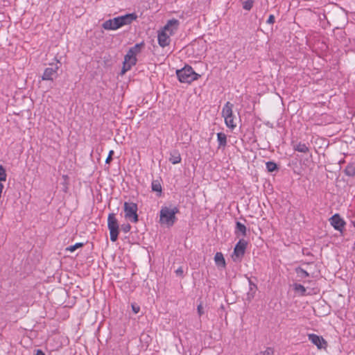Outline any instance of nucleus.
<instances>
[{"label":"nucleus","instance_id":"obj_1","mask_svg":"<svg viewBox=\"0 0 355 355\" xmlns=\"http://www.w3.org/2000/svg\"><path fill=\"white\" fill-rule=\"evenodd\" d=\"M144 46V43L141 42L136 44L135 46L131 47L126 55L124 57V62L122 69V73L130 70L132 66L137 64V55L141 53L142 47Z\"/></svg>","mask_w":355,"mask_h":355},{"label":"nucleus","instance_id":"obj_2","mask_svg":"<svg viewBox=\"0 0 355 355\" xmlns=\"http://www.w3.org/2000/svg\"><path fill=\"white\" fill-rule=\"evenodd\" d=\"M178 212L179 209L177 207H162L159 211V223L167 227L173 226L177 220L175 215Z\"/></svg>","mask_w":355,"mask_h":355},{"label":"nucleus","instance_id":"obj_3","mask_svg":"<svg viewBox=\"0 0 355 355\" xmlns=\"http://www.w3.org/2000/svg\"><path fill=\"white\" fill-rule=\"evenodd\" d=\"M178 80L181 83H191V82L198 80L200 75L196 73L193 68L190 66H185L184 68L177 70L176 71Z\"/></svg>","mask_w":355,"mask_h":355},{"label":"nucleus","instance_id":"obj_4","mask_svg":"<svg viewBox=\"0 0 355 355\" xmlns=\"http://www.w3.org/2000/svg\"><path fill=\"white\" fill-rule=\"evenodd\" d=\"M233 104L230 102H227L222 110V116L224 118L225 123L226 126L234 130L236 127V124L234 122V116L233 114Z\"/></svg>","mask_w":355,"mask_h":355},{"label":"nucleus","instance_id":"obj_5","mask_svg":"<svg viewBox=\"0 0 355 355\" xmlns=\"http://www.w3.org/2000/svg\"><path fill=\"white\" fill-rule=\"evenodd\" d=\"M61 66V62L57 60L56 63H51L46 67L42 76V80H49L53 82L58 76V69Z\"/></svg>","mask_w":355,"mask_h":355},{"label":"nucleus","instance_id":"obj_6","mask_svg":"<svg viewBox=\"0 0 355 355\" xmlns=\"http://www.w3.org/2000/svg\"><path fill=\"white\" fill-rule=\"evenodd\" d=\"M137 205L135 202H124V212L125 217L132 223H137L139 220V216L137 214Z\"/></svg>","mask_w":355,"mask_h":355},{"label":"nucleus","instance_id":"obj_7","mask_svg":"<svg viewBox=\"0 0 355 355\" xmlns=\"http://www.w3.org/2000/svg\"><path fill=\"white\" fill-rule=\"evenodd\" d=\"M107 227L110 230V240L115 242L119 235V223L114 213H111L107 217Z\"/></svg>","mask_w":355,"mask_h":355},{"label":"nucleus","instance_id":"obj_8","mask_svg":"<svg viewBox=\"0 0 355 355\" xmlns=\"http://www.w3.org/2000/svg\"><path fill=\"white\" fill-rule=\"evenodd\" d=\"M248 243L244 239H240L236 244L232 259L234 262H241L245 252Z\"/></svg>","mask_w":355,"mask_h":355},{"label":"nucleus","instance_id":"obj_9","mask_svg":"<svg viewBox=\"0 0 355 355\" xmlns=\"http://www.w3.org/2000/svg\"><path fill=\"white\" fill-rule=\"evenodd\" d=\"M329 222L335 230L339 232H343L345 225V222L338 214H335L334 216H332L329 218Z\"/></svg>","mask_w":355,"mask_h":355},{"label":"nucleus","instance_id":"obj_10","mask_svg":"<svg viewBox=\"0 0 355 355\" xmlns=\"http://www.w3.org/2000/svg\"><path fill=\"white\" fill-rule=\"evenodd\" d=\"M180 22L178 19H172L167 21L166 24L162 28L171 36L178 31Z\"/></svg>","mask_w":355,"mask_h":355},{"label":"nucleus","instance_id":"obj_11","mask_svg":"<svg viewBox=\"0 0 355 355\" xmlns=\"http://www.w3.org/2000/svg\"><path fill=\"white\" fill-rule=\"evenodd\" d=\"M102 26L105 30H116L121 27L119 17L106 20Z\"/></svg>","mask_w":355,"mask_h":355},{"label":"nucleus","instance_id":"obj_12","mask_svg":"<svg viewBox=\"0 0 355 355\" xmlns=\"http://www.w3.org/2000/svg\"><path fill=\"white\" fill-rule=\"evenodd\" d=\"M309 340L314 345L317 346L318 349H323L327 347V342L322 337L314 334H310L308 335Z\"/></svg>","mask_w":355,"mask_h":355},{"label":"nucleus","instance_id":"obj_13","mask_svg":"<svg viewBox=\"0 0 355 355\" xmlns=\"http://www.w3.org/2000/svg\"><path fill=\"white\" fill-rule=\"evenodd\" d=\"M170 37L171 36L168 34V33L162 29L158 33L157 40L159 45L162 47H165L169 45L171 42Z\"/></svg>","mask_w":355,"mask_h":355},{"label":"nucleus","instance_id":"obj_14","mask_svg":"<svg viewBox=\"0 0 355 355\" xmlns=\"http://www.w3.org/2000/svg\"><path fill=\"white\" fill-rule=\"evenodd\" d=\"M119 18L122 27L123 26L130 24L133 21L136 20L137 15L135 13H130L119 16Z\"/></svg>","mask_w":355,"mask_h":355},{"label":"nucleus","instance_id":"obj_15","mask_svg":"<svg viewBox=\"0 0 355 355\" xmlns=\"http://www.w3.org/2000/svg\"><path fill=\"white\" fill-rule=\"evenodd\" d=\"M246 232H247V228L245 227V225L243 223H241V222L239 221H237L236 223V227H235V230H234V234H236V236L237 237H240V236H246Z\"/></svg>","mask_w":355,"mask_h":355},{"label":"nucleus","instance_id":"obj_16","mask_svg":"<svg viewBox=\"0 0 355 355\" xmlns=\"http://www.w3.org/2000/svg\"><path fill=\"white\" fill-rule=\"evenodd\" d=\"M248 282H249V291L247 293V297L246 299L248 301H251L256 293V291L257 290V286L255 284H254L250 278H248Z\"/></svg>","mask_w":355,"mask_h":355},{"label":"nucleus","instance_id":"obj_17","mask_svg":"<svg viewBox=\"0 0 355 355\" xmlns=\"http://www.w3.org/2000/svg\"><path fill=\"white\" fill-rule=\"evenodd\" d=\"M181 160H182V158H181L180 154L178 150H174L172 152H171L169 161L173 164H179L181 162Z\"/></svg>","mask_w":355,"mask_h":355},{"label":"nucleus","instance_id":"obj_18","mask_svg":"<svg viewBox=\"0 0 355 355\" xmlns=\"http://www.w3.org/2000/svg\"><path fill=\"white\" fill-rule=\"evenodd\" d=\"M217 141L218 142V148L225 147L227 145V136L223 132L217 133Z\"/></svg>","mask_w":355,"mask_h":355},{"label":"nucleus","instance_id":"obj_19","mask_svg":"<svg viewBox=\"0 0 355 355\" xmlns=\"http://www.w3.org/2000/svg\"><path fill=\"white\" fill-rule=\"evenodd\" d=\"M214 261L217 266H225V260L223 257V254L221 252H216L214 256Z\"/></svg>","mask_w":355,"mask_h":355},{"label":"nucleus","instance_id":"obj_20","mask_svg":"<svg viewBox=\"0 0 355 355\" xmlns=\"http://www.w3.org/2000/svg\"><path fill=\"white\" fill-rule=\"evenodd\" d=\"M293 149L296 151L300 152V153H308L309 151V147L306 146V144L299 142L293 146Z\"/></svg>","mask_w":355,"mask_h":355},{"label":"nucleus","instance_id":"obj_21","mask_svg":"<svg viewBox=\"0 0 355 355\" xmlns=\"http://www.w3.org/2000/svg\"><path fill=\"white\" fill-rule=\"evenodd\" d=\"M345 173L346 175L349 177H354L355 176V164L354 163H349L346 166L345 171Z\"/></svg>","mask_w":355,"mask_h":355},{"label":"nucleus","instance_id":"obj_22","mask_svg":"<svg viewBox=\"0 0 355 355\" xmlns=\"http://www.w3.org/2000/svg\"><path fill=\"white\" fill-rule=\"evenodd\" d=\"M151 188L153 191L159 193L158 196H160L162 193V186L159 180H153L151 184Z\"/></svg>","mask_w":355,"mask_h":355},{"label":"nucleus","instance_id":"obj_23","mask_svg":"<svg viewBox=\"0 0 355 355\" xmlns=\"http://www.w3.org/2000/svg\"><path fill=\"white\" fill-rule=\"evenodd\" d=\"M240 1H241L242 7L244 10H250L253 6L254 0H240Z\"/></svg>","mask_w":355,"mask_h":355},{"label":"nucleus","instance_id":"obj_24","mask_svg":"<svg viewBox=\"0 0 355 355\" xmlns=\"http://www.w3.org/2000/svg\"><path fill=\"white\" fill-rule=\"evenodd\" d=\"M294 289L295 291L300 293L302 295H306V288L300 284H295Z\"/></svg>","mask_w":355,"mask_h":355},{"label":"nucleus","instance_id":"obj_25","mask_svg":"<svg viewBox=\"0 0 355 355\" xmlns=\"http://www.w3.org/2000/svg\"><path fill=\"white\" fill-rule=\"evenodd\" d=\"M266 164L268 172H273L277 169V164L273 162H268Z\"/></svg>","mask_w":355,"mask_h":355},{"label":"nucleus","instance_id":"obj_26","mask_svg":"<svg viewBox=\"0 0 355 355\" xmlns=\"http://www.w3.org/2000/svg\"><path fill=\"white\" fill-rule=\"evenodd\" d=\"M6 177L7 175L5 168L2 165H0V182L6 181Z\"/></svg>","mask_w":355,"mask_h":355},{"label":"nucleus","instance_id":"obj_27","mask_svg":"<svg viewBox=\"0 0 355 355\" xmlns=\"http://www.w3.org/2000/svg\"><path fill=\"white\" fill-rule=\"evenodd\" d=\"M297 273L302 278L308 277L309 276V274L302 268H298L297 270Z\"/></svg>","mask_w":355,"mask_h":355},{"label":"nucleus","instance_id":"obj_28","mask_svg":"<svg viewBox=\"0 0 355 355\" xmlns=\"http://www.w3.org/2000/svg\"><path fill=\"white\" fill-rule=\"evenodd\" d=\"M83 244L82 243H77L73 245H71L67 248V250L70 252H74L77 248L82 247Z\"/></svg>","mask_w":355,"mask_h":355},{"label":"nucleus","instance_id":"obj_29","mask_svg":"<svg viewBox=\"0 0 355 355\" xmlns=\"http://www.w3.org/2000/svg\"><path fill=\"white\" fill-rule=\"evenodd\" d=\"M121 230L124 232V233H128V232H130V229H131V226L130 224L128 223H126V224H123L121 227Z\"/></svg>","mask_w":355,"mask_h":355},{"label":"nucleus","instance_id":"obj_30","mask_svg":"<svg viewBox=\"0 0 355 355\" xmlns=\"http://www.w3.org/2000/svg\"><path fill=\"white\" fill-rule=\"evenodd\" d=\"M273 354V350L270 347H268L265 351L261 352L257 355H272Z\"/></svg>","mask_w":355,"mask_h":355},{"label":"nucleus","instance_id":"obj_31","mask_svg":"<svg viewBox=\"0 0 355 355\" xmlns=\"http://www.w3.org/2000/svg\"><path fill=\"white\" fill-rule=\"evenodd\" d=\"M132 309L135 313H138L140 311V307L138 305L133 304H132Z\"/></svg>","mask_w":355,"mask_h":355},{"label":"nucleus","instance_id":"obj_32","mask_svg":"<svg viewBox=\"0 0 355 355\" xmlns=\"http://www.w3.org/2000/svg\"><path fill=\"white\" fill-rule=\"evenodd\" d=\"M266 22L269 24H273L275 23V16L273 15H270Z\"/></svg>","mask_w":355,"mask_h":355},{"label":"nucleus","instance_id":"obj_33","mask_svg":"<svg viewBox=\"0 0 355 355\" xmlns=\"http://www.w3.org/2000/svg\"><path fill=\"white\" fill-rule=\"evenodd\" d=\"M114 154V151L113 150H110V153H109V155L105 160V162L107 164H109L110 162V161L112 160V155Z\"/></svg>","mask_w":355,"mask_h":355},{"label":"nucleus","instance_id":"obj_34","mask_svg":"<svg viewBox=\"0 0 355 355\" xmlns=\"http://www.w3.org/2000/svg\"><path fill=\"white\" fill-rule=\"evenodd\" d=\"M197 309H198V313L199 315H202L203 313L202 304H199L198 306Z\"/></svg>","mask_w":355,"mask_h":355},{"label":"nucleus","instance_id":"obj_35","mask_svg":"<svg viewBox=\"0 0 355 355\" xmlns=\"http://www.w3.org/2000/svg\"><path fill=\"white\" fill-rule=\"evenodd\" d=\"M184 271H183V269L180 267L178 268L176 270H175V273L176 275H182L183 274Z\"/></svg>","mask_w":355,"mask_h":355},{"label":"nucleus","instance_id":"obj_36","mask_svg":"<svg viewBox=\"0 0 355 355\" xmlns=\"http://www.w3.org/2000/svg\"><path fill=\"white\" fill-rule=\"evenodd\" d=\"M35 355H45V354L43 352L41 349H37Z\"/></svg>","mask_w":355,"mask_h":355}]
</instances>
